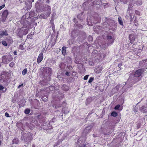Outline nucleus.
I'll list each match as a JSON object with an SVG mask.
<instances>
[{
	"mask_svg": "<svg viewBox=\"0 0 147 147\" xmlns=\"http://www.w3.org/2000/svg\"><path fill=\"white\" fill-rule=\"evenodd\" d=\"M36 11L37 12H40L45 11L46 12L44 14H42L40 16L44 19H47L51 13V7L50 6L47 5H45L44 7L40 6L39 2L38 1L35 3Z\"/></svg>",
	"mask_w": 147,
	"mask_h": 147,
	"instance_id": "f257e3e1",
	"label": "nucleus"
},
{
	"mask_svg": "<svg viewBox=\"0 0 147 147\" xmlns=\"http://www.w3.org/2000/svg\"><path fill=\"white\" fill-rule=\"evenodd\" d=\"M144 72V71L142 69H139L136 71L134 75V78L136 79L134 81L135 82H137L140 80L139 78L141 76Z\"/></svg>",
	"mask_w": 147,
	"mask_h": 147,
	"instance_id": "f03ea898",
	"label": "nucleus"
},
{
	"mask_svg": "<svg viewBox=\"0 0 147 147\" xmlns=\"http://www.w3.org/2000/svg\"><path fill=\"white\" fill-rule=\"evenodd\" d=\"M28 30L24 28H19L17 29V35L20 37H23L24 35H26L28 34Z\"/></svg>",
	"mask_w": 147,
	"mask_h": 147,
	"instance_id": "7ed1b4c3",
	"label": "nucleus"
},
{
	"mask_svg": "<svg viewBox=\"0 0 147 147\" xmlns=\"http://www.w3.org/2000/svg\"><path fill=\"white\" fill-rule=\"evenodd\" d=\"M9 79L8 73L6 71H3L0 75V81L1 82H6Z\"/></svg>",
	"mask_w": 147,
	"mask_h": 147,
	"instance_id": "20e7f679",
	"label": "nucleus"
},
{
	"mask_svg": "<svg viewBox=\"0 0 147 147\" xmlns=\"http://www.w3.org/2000/svg\"><path fill=\"white\" fill-rule=\"evenodd\" d=\"M13 59V57L11 55H4L2 57V62L5 64H8Z\"/></svg>",
	"mask_w": 147,
	"mask_h": 147,
	"instance_id": "39448f33",
	"label": "nucleus"
},
{
	"mask_svg": "<svg viewBox=\"0 0 147 147\" xmlns=\"http://www.w3.org/2000/svg\"><path fill=\"white\" fill-rule=\"evenodd\" d=\"M8 14L9 12L7 10L5 9L3 11L1 16L2 20L4 22L6 19Z\"/></svg>",
	"mask_w": 147,
	"mask_h": 147,
	"instance_id": "423d86ee",
	"label": "nucleus"
},
{
	"mask_svg": "<svg viewBox=\"0 0 147 147\" xmlns=\"http://www.w3.org/2000/svg\"><path fill=\"white\" fill-rule=\"evenodd\" d=\"M136 35L133 34H129V38L130 41V42L132 44L134 42L135 40Z\"/></svg>",
	"mask_w": 147,
	"mask_h": 147,
	"instance_id": "0eeeda50",
	"label": "nucleus"
},
{
	"mask_svg": "<svg viewBox=\"0 0 147 147\" xmlns=\"http://www.w3.org/2000/svg\"><path fill=\"white\" fill-rule=\"evenodd\" d=\"M107 40H108V44L109 45L112 44L114 42V39L111 36L108 35L107 37Z\"/></svg>",
	"mask_w": 147,
	"mask_h": 147,
	"instance_id": "6e6552de",
	"label": "nucleus"
},
{
	"mask_svg": "<svg viewBox=\"0 0 147 147\" xmlns=\"http://www.w3.org/2000/svg\"><path fill=\"white\" fill-rule=\"evenodd\" d=\"M43 58V54L42 53H40L38 56L37 59V62L38 63H40L42 60Z\"/></svg>",
	"mask_w": 147,
	"mask_h": 147,
	"instance_id": "1a4fd4ad",
	"label": "nucleus"
},
{
	"mask_svg": "<svg viewBox=\"0 0 147 147\" xmlns=\"http://www.w3.org/2000/svg\"><path fill=\"white\" fill-rule=\"evenodd\" d=\"M51 103L52 104H53V107H55V108L56 109L61 107V104L60 103L54 104V101L53 100H52L51 101Z\"/></svg>",
	"mask_w": 147,
	"mask_h": 147,
	"instance_id": "9d476101",
	"label": "nucleus"
},
{
	"mask_svg": "<svg viewBox=\"0 0 147 147\" xmlns=\"http://www.w3.org/2000/svg\"><path fill=\"white\" fill-rule=\"evenodd\" d=\"M29 135L28 134H25L23 135L22 137L25 142H27L28 141L29 138Z\"/></svg>",
	"mask_w": 147,
	"mask_h": 147,
	"instance_id": "9b49d317",
	"label": "nucleus"
},
{
	"mask_svg": "<svg viewBox=\"0 0 147 147\" xmlns=\"http://www.w3.org/2000/svg\"><path fill=\"white\" fill-rule=\"evenodd\" d=\"M140 111L143 112V113H146L147 112V107H146L144 106H143L140 108Z\"/></svg>",
	"mask_w": 147,
	"mask_h": 147,
	"instance_id": "f8f14e48",
	"label": "nucleus"
},
{
	"mask_svg": "<svg viewBox=\"0 0 147 147\" xmlns=\"http://www.w3.org/2000/svg\"><path fill=\"white\" fill-rule=\"evenodd\" d=\"M19 142V140L18 139V138H16L13 139V140L12 143L13 144H18Z\"/></svg>",
	"mask_w": 147,
	"mask_h": 147,
	"instance_id": "ddd939ff",
	"label": "nucleus"
},
{
	"mask_svg": "<svg viewBox=\"0 0 147 147\" xmlns=\"http://www.w3.org/2000/svg\"><path fill=\"white\" fill-rule=\"evenodd\" d=\"M16 126L17 127L19 128H22V129H23V124L21 122H18L16 123Z\"/></svg>",
	"mask_w": 147,
	"mask_h": 147,
	"instance_id": "4468645a",
	"label": "nucleus"
},
{
	"mask_svg": "<svg viewBox=\"0 0 147 147\" xmlns=\"http://www.w3.org/2000/svg\"><path fill=\"white\" fill-rule=\"evenodd\" d=\"M43 129H44L50 130L53 129V127L52 125L50 124V123H49V124L47 125V127H44Z\"/></svg>",
	"mask_w": 147,
	"mask_h": 147,
	"instance_id": "2eb2a0df",
	"label": "nucleus"
},
{
	"mask_svg": "<svg viewBox=\"0 0 147 147\" xmlns=\"http://www.w3.org/2000/svg\"><path fill=\"white\" fill-rule=\"evenodd\" d=\"M66 47H63L62 49V53L63 55L65 56L66 54Z\"/></svg>",
	"mask_w": 147,
	"mask_h": 147,
	"instance_id": "dca6fc26",
	"label": "nucleus"
},
{
	"mask_svg": "<svg viewBox=\"0 0 147 147\" xmlns=\"http://www.w3.org/2000/svg\"><path fill=\"white\" fill-rule=\"evenodd\" d=\"M8 35V34L7 32V31L5 30L1 32L0 33V36H7Z\"/></svg>",
	"mask_w": 147,
	"mask_h": 147,
	"instance_id": "f3484780",
	"label": "nucleus"
},
{
	"mask_svg": "<svg viewBox=\"0 0 147 147\" xmlns=\"http://www.w3.org/2000/svg\"><path fill=\"white\" fill-rule=\"evenodd\" d=\"M56 15V13L55 12H53L52 14V16L51 18V20L50 22H51L52 21H53L54 20V17Z\"/></svg>",
	"mask_w": 147,
	"mask_h": 147,
	"instance_id": "a211bd4d",
	"label": "nucleus"
},
{
	"mask_svg": "<svg viewBox=\"0 0 147 147\" xmlns=\"http://www.w3.org/2000/svg\"><path fill=\"white\" fill-rule=\"evenodd\" d=\"M118 21L119 22V24L121 25H123V23L122 21V19L121 17H119L118 18Z\"/></svg>",
	"mask_w": 147,
	"mask_h": 147,
	"instance_id": "6ab92c4d",
	"label": "nucleus"
},
{
	"mask_svg": "<svg viewBox=\"0 0 147 147\" xmlns=\"http://www.w3.org/2000/svg\"><path fill=\"white\" fill-rule=\"evenodd\" d=\"M34 35V32H33L32 34H30L27 36V38H30L31 39H32V37Z\"/></svg>",
	"mask_w": 147,
	"mask_h": 147,
	"instance_id": "aec40b11",
	"label": "nucleus"
},
{
	"mask_svg": "<svg viewBox=\"0 0 147 147\" xmlns=\"http://www.w3.org/2000/svg\"><path fill=\"white\" fill-rule=\"evenodd\" d=\"M111 115L114 117H116L117 115V113L115 111H113L111 113Z\"/></svg>",
	"mask_w": 147,
	"mask_h": 147,
	"instance_id": "412c9836",
	"label": "nucleus"
},
{
	"mask_svg": "<svg viewBox=\"0 0 147 147\" xmlns=\"http://www.w3.org/2000/svg\"><path fill=\"white\" fill-rule=\"evenodd\" d=\"M27 71V68H26L24 69L22 71V74L24 76L26 74Z\"/></svg>",
	"mask_w": 147,
	"mask_h": 147,
	"instance_id": "4be33fe9",
	"label": "nucleus"
},
{
	"mask_svg": "<svg viewBox=\"0 0 147 147\" xmlns=\"http://www.w3.org/2000/svg\"><path fill=\"white\" fill-rule=\"evenodd\" d=\"M30 110L29 109H26L25 110L24 113L26 114H28L30 113Z\"/></svg>",
	"mask_w": 147,
	"mask_h": 147,
	"instance_id": "5701e85b",
	"label": "nucleus"
},
{
	"mask_svg": "<svg viewBox=\"0 0 147 147\" xmlns=\"http://www.w3.org/2000/svg\"><path fill=\"white\" fill-rule=\"evenodd\" d=\"M136 4L137 5H141L142 4V1L141 0H140L137 1L136 2Z\"/></svg>",
	"mask_w": 147,
	"mask_h": 147,
	"instance_id": "b1692460",
	"label": "nucleus"
},
{
	"mask_svg": "<svg viewBox=\"0 0 147 147\" xmlns=\"http://www.w3.org/2000/svg\"><path fill=\"white\" fill-rule=\"evenodd\" d=\"M7 40L8 42H9L10 43H12L13 42V40L11 38H7Z\"/></svg>",
	"mask_w": 147,
	"mask_h": 147,
	"instance_id": "393cba45",
	"label": "nucleus"
},
{
	"mask_svg": "<svg viewBox=\"0 0 147 147\" xmlns=\"http://www.w3.org/2000/svg\"><path fill=\"white\" fill-rule=\"evenodd\" d=\"M2 44L5 46H7V44L6 42L4 40L2 41L1 42Z\"/></svg>",
	"mask_w": 147,
	"mask_h": 147,
	"instance_id": "a878e982",
	"label": "nucleus"
},
{
	"mask_svg": "<svg viewBox=\"0 0 147 147\" xmlns=\"http://www.w3.org/2000/svg\"><path fill=\"white\" fill-rule=\"evenodd\" d=\"M19 48L22 50H24L25 49L24 48V47L23 45L22 44H21L19 45Z\"/></svg>",
	"mask_w": 147,
	"mask_h": 147,
	"instance_id": "bb28decb",
	"label": "nucleus"
},
{
	"mask_svg": "<svg viewBox=\"0 0 147 147\" xmlns=\"http://www.w3.org/2000/svg\"><path fill=\"white\" fill-rule=\"evenodd\" d=\"M15 65V63L13 62H11L9 64V66L11 67H13Z\"/></svg>",
	"mask_w": 147,
	"mask_h": 147,
	"instance_id": "cd10ccee",
	"label": "nucleus"
},
{
	"mask_svg": "<svg viewBox=\"0 0 147 147\" xmlns=\"http://www.w3.org/2000/svg\"><path fill=\"white\" fill-rule=\"evenodd\" d=\"M94 79V78H93V77L90 78V79H89V80L88 81V82L89 83H91L92 82V81H93V80Z\"/></svg>",
	"mask_w": 147,
	"mask_h": 147,
	"instance_id": "c85d7f7f",
	"label": "nucleus"
},
{
	"mask_svg": "<svg viewBox=\"0 0 147 147\" xmlns=\"http://www.w3.org/2000/svg\"><path fill=\"white\" fill-rule=\"evenodd\" d=\"M120 105H116L114 107V109L115 110H118L120 107Z\"/></svg>",
	"mask_w": 147,
	"mask_h": 147,
	"instance_id": "c756f323",
	"label": "nucleus"
},
{
	"mask_svg": "<svg viewBox=\"0 0 147 147\" xmlns=\"http://www.w3.org/2000/svg\"><path fill=\"white\" fill-rule=\"evenodd\" d=\"M135 13L137 15L139 16L140 15V12L138 10H135Z\"/></svg>",
	"mask_w": 147,
	"mask_h": 147,
	"instance_id": "7c9ffc66",
	"label": "nucleus"
},
{
	"mask_svg": "<svg viewBox=\"0 0 147 147\" xmlns=\"http://www.w3.org/2000/svg\"><path fill=\"white\" fill-rule=\"evenodd\" d=\"M76 26L78 27L82 28H83V26L81 24H76Z\"/></svg>",
	"mask_w": 147,
	"mask_h": 147,
	"instance_id": "2f4dec72",
	"label": "nucleus"
},
{
	"mask_svg": "<svg viewBox=\"0 0 147 147\" xmlns=\"http://www.w3.org/2000/svg\"><path fill=\"white\" fill-rule=\"evenodd\" d=\"M122 65V64L121 63H119L118 65V67H119L120 69L119 70H121V66Z\"/></svg>",
	"mask_w": 147,
	"mask_h": 147,
	"instance_id": "473e14b6",
	"label": "nucleus"
},
{
	"mask_svg": "<svg viewBox=\"0 0 147 147\" xmlns=\"http://www.w3.org/2000/svg\"><path fill=\"white\" fill-rule=\"evenodd\" d=\"M78 147H86V144H80Z\"/></svg>",
	"mask_w": 147,
	"mask_h": 147,
	"instance_id": "72a5a7b5",
	"label": "nucleus"
},
{
	"mask_svg": "<svg viewBox=\"0 0 147 147\" xmlns=\"http://www.w3.org/2000/svg\"><path fill=\"white\" fill-rule=\"evenodd\" d=\"M42 100L45 102H46L47 100V97H46V98H45L44 97H42Z\"/></svg>",
	"mask_w": 147,
	"mask_h": 147,
	"instance_id": "f704fd0d",
	"label": "nucleus"
},
{
	"mask_svg": "<svg viewBox=\"0 0 147 147\" xmlns=\"http://www.w3.org/2000/svg\"><path fill=\"white\" fill-rule=\"evenodd\" d=\"M137 108L136 106H135L134 108V111L135 113H136V112H137Z\"/></svg>",
	"mask_w": 147,
	"mask_h": 147,
	"instance_id": "c9c22d12",
	"label": "nucleus"
},
{
	"mask_svg": "<svg viewBox=\"0 0 147 147\" xmlns=\"http://www.w3.org/2000/svg\"><path fill=\"white\" fill-rule=\"evenodd\" d=\"M88 75H86V76H85L84 78V80H86L88 78Z\"/></svg>",
	"mask_w": 147,
	"mask_h": 147,
	"instance_id": "e433bc0d",
	"label": "nucleus"
},
{
	"mask_svg": "<svg viewBox=\"0 0 147 147\" xmlns=\"http://www.w3.org/2000/svg\"><path fill=\"white\" fill-rule=\"evenodd\" d=\"M5 116L7 117H10L11 116L9 115V114L7 112H6L5 113Z\"/></svg>",
	"mask_w": 147,
	"mask_h": 147,
	"instance_id": "4c0bfd02",
	"label": "nucleus"
},
{
	"mask_svg": "<svg viewBox=\"0 0 147 147\" xmlns=\"http://www.w3.org/2000/svg\"><path fill=\"white\" fill-rule=\"evenodd\" d=\"M5 4H3L2 5L0 6V10L3 8L5 7Z\"/></svg>",
	"mask_w": 147,
	"mask_h": 147,
	"instance_id": "58836bf2",
	"label": "nucleus"
},
{
	"mask_svg": "<svg viewBox=\"0 0 147 147\" xmlns=\"http://www.w3.org/2000/svg\"><path fill=\"white\" fill-rule=\"evenodd\" d=\"M88 39L92 41V40L93 38H92V37L91 36H90L88 37Z\"/></svg>",
	"mask_w": 147,
	"mask_h": 147,
	"instance_id": "ea45409f",
	"label": "nucleus"
},
{
	"mask_svg": "<svg viewBox=\"0 0 147 147\" xmlns=\"http://www.w3.org/2000/svg\"><path fill=\"white\" fill-rule=\"evenodd\" d=\"M27 1L29 3H30L32 5V3L34 1V0H27Z\"/></svg>",
	"mask_w": 147,
	"mask_h": 147,
	"instance_id": "a19ab883",
	"label": "nucleus"
},
{
	"mask_svg": "<svg viewBox=\"0 0 147 147\" xmlns=\"http://www.w3.org/2000/svg\"><path fill=\"white\" fill-rule=\"evenodd\" d=\"M4 88V87L1 85H0V90H3Z\"/></svg>",
	"mask_w": 147,
	"mask_h": 147,
	"instance_id": "79ce46f5",
	"label": "nucleus"
},
{
	"mask_svg": "<svg viewBox=\"0 0 147 147\" xmlns=\"http://www.w3.org/2000/svg\"><path fill=\"white\" fill-rule=\"evenodd\" d=\"M69 72L68 71H66L65 72V75L67 76H69Z\"/></svg>",
	"mask_w": 147,
	"mask_h": 147,
	"instance_id": "37998d69",
	"label": "nucleus"
},
{
	"mask_svg": "<svg viewBox=\"0 0 147 147\" xmlns=\"http://www.w3.org/2000/svg\"><path fill=\"white\" fill-rule=\"evenodd\" d=\"M100 70L98 71V70H97L96 72L97 73H100L101 72V71H102V69H99Z\"/></svg>",
	"mask_w": 147,
	"mask_h": 147,
	"instance_id": "c03bdc74",
	"label": "nucleus"
},
{
	"mask_svg": "<svg viewBox=\"0 0 147 147\" xmlns=\"http://www.w3.org/2000/svg\"><path fill=\"white\" fill-rule=\"evenodd\" d=\"M23 84H21L18 87V88H20L21 86H23Z\"/></svg>",
	"mask_w": 147,
	"mask_h": 147,
	"instance_id": "a18cd8bd",
	"label": "nucleus"
},
{
	"mask_svg": "<svg viewBox=\"0 0 147 147\" xmlns=\"http://www.w3.org/2000/svg\"><path fill=\"white\" fill-rule=\"evenodd\" d=\"M141 126V125L140 123H138V127L139 126V127H138V128L140 127Z\"/></svg>",
	"mask_w": 147,
	"mask_h": 147,
	"instance_id": "49530a36",
	"label": "nucleus"
},
{
	"mask_svg": "<svg viewBox=\"0 0 147 147\" xmlns=\"http://www.w3.org/2000/svg\"><path fill=\"white\" fill-rule=\"evenodd\" d=\"M50 1L49 0H47V1H46V3H48V4H49V3H50Z\"/></svg>",
	"mask_w": 147,
	"mask_h": 147,
	"instance_id": "de8ad7c7",
	"label": "nucleus"
},
{
	"mask_svg": "<svg viewBox=\"0 0 147 147\" xmlns=\"http://www.w3.org/2000/svg\"><path fill=\"white\" fill-rule=\"evenodd\" d=\"M14 54L15 55H17V52L16 51H15L14 53Z\"/></svg>",
	"mask_w": 147,
	"mask_h": 147,
	"instance_id": "09e8293b",
	"label": "nucleus"
},
{
	"mask_svg": "<svg viewBox=\"0 0 147 147\" xmlns=\"http://www.w3.org/2000/svg\"><path fill=\"white\" fill-rule=\"evenodd\" d=\"M92 136H93L94 137H96V135H95V134H93L92 135Z\"/></svg>",
	"mask_w": 147,
	"mask_h": 147,
	"instance_id": "8fccbe9b",
	"label": "nucleus"
},
{
	"mask_svg": "<svg viewBox=\"0 0 147 147\" xmlns=\"http://www.w3.org/2000/svg\"><path fill=\"white\" fill-rule=\"evenodd\" d=\"M32 147H35V145L34 144H32Z\"/></svg>",
	"mask_w": 147,
	"mask_h": 147,
	"instance_id": "3c124183",
	"label": "nucleus"
},
{
	"mask_svg": "<svg viewBox=\"0 0 147 147\" xmlns=\"http://www.w3.org/2000/svg\"><path fill=\"white\" fill-rule=\"evenodd\" d=\"M94 23H95V24H96V23H97V22L96 21H95V22L94 21Z\"/></svg>",
	"mask_w": 147,
	"mask_h": 147,
	"instance_id": "603ef678",
	"label": "nucleus"
},
{
	"mask_svg": "<svg viewBox=\"0 0 147 147\" xmlns=\"http://www.w3.org/2000/svg\"><path fill=\"white\" fill-rule=\"evenodd\" d=\"M145 61H147V59L145 60H144Z\"/></svg>",
	"mask_w": 147,
	"mask_h": 147,
	"instance_id": "864d4df0",
	"label": "nucleus"
},
{
	"mask_svg": "<svg viewBox=\"0 0 147 147\" xmlns=\"http://www.w3.org/2000/svg\"><path fill=\"white\" fill-rule=\"evenodd\" d=\"M96 19L97 20L98 19V18H96Z\"/></svg>",
	"mask_w": 147,
	"mask_h": 147,
	"instance_id": "5fc2aeb1",
	"label": "nucleus"
},
{
	"mask_svg": "<svg viewBox=\"0 0 147 147\" xmlns=\"http://www.w3.org/2000/svg\"><path fill=\"white\" fill-rule=\"evenodd\" d=\"M97 16H99L98 14H97Z\"/></svg>",
	"mask_w": 147,
	"mask_h": 147,
	"instance_id": "6e6d98bb",
	"label": "nucleus"
}]
</instances>
